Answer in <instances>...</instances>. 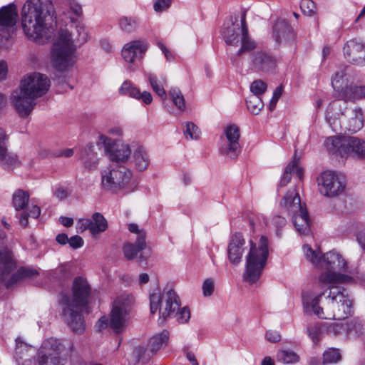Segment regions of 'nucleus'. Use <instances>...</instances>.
Listing matches in <instances>:
<instances>
[{"label": "nucleus", "mask_w": 365, "mask_h": 365, "mask_svg": "<svg viewBox=\"0 0 365 365\" xmlns=\"http://www.w3.org/2000/svg\"><path fill=\"white\" fill-rule=\"evenodd\" d=\"M173 316L176 317V319L179 323L183 324L188 322L190 317V314L188 309L183 307L182 309H179V310L176 311Z\"/></svg>", "instance_id": "603ef678"}, {"label": "nucleus", "mask_w": 365, "mask_h": 365, "mask_svg": "<svg viewBox=\"0 0 365 365\" xmlns=\"http://www.w3.org/2000/svg\"><path fill=\"white\" fill-rule=\"evenodd\" d=\"M107 133L112 136L120 137L123 135V130L121 127L115 125L110 128Z\"/></svg>", "instance_id": "69168bd1"}, {"label": "nucleus", "mask_w": 365, "mask_h": 365, "mask_svg": "<svg viewBox=\"0 0 365 365\" xmlns=\"http://www.w3.org/2000/svg\"><path fill=\"white\" fill-rule=\"evenodd\" d=\"M169 332L163 330L160 334L153 336L148 344V348L152 354H156L160 349L167 345Z\"/></svg>", "instance_id": "2f4dec72"}, {"label": "nucleus", "mask_w": 365, "mask_h": 365, "mask_svg": "<svg viewBox=\"0 0 365 365\" xmlns=\"http://www.w3.org/2000/svg\"><path fill=\"white\" fill-rule=\"evenodd\" d=\"M272 37L276 44H289L295 38V34L292 28L284 20H278L273 26Z\"/></svg>", "instance_id": "b1692460"}, {"label": "nucleus", "mask_w": 365, "mask_h": 365, "mask_svg": "<svg viewBox=\"0 0 365 365\" xmlns=\"http://www.w3.org/2000/svg\"><path fill=\"white\" fill-rule=\"evenodd\" d=\"M277 360L284 364L296 363L299 361V356L291 350H281L278 351Z\"/></svg>", "instance_id": "79ce46f5"}, {"label": "nucleus", "mask_w": 365, "mask_h": 365, "mask_svg": "<svg viewBox=\"0 0 365 365\" xmlns=\"http://www.w3.org/2000/svg\"><path fill=\"white\" fill-rule=\"evenodd\" d=\"M151 88L156 94L162 98H166V92L164 86L166 84V78L163 76L158 77L153 73L145 74Z\"/></svg>", "instance_id": "473e14b6"}, {"label": "nucleus", "mask_w": 365, "mask_h": 365, "mask_svg": "<svg viewBox=\"0 0 365 365\" xmlns=\"http://www.w3.org/2000/svg\"><path fill=\"white\" fill-rule=\"evenodd\" d=\"M252 63L257 70L268 72L274 68L276 61L269 54L263 51H257L253 55Z\"/></svg>", "instance_id": "bb28decb"}, {"label": "nucleus", "mask_w": 365, "mask_h": 365, "mask_svg": "<svg viewBox=\"0 0 365 365\" xmlns=\"http://www.w3.org/2000/svg\"><path fill=\"white\" fill-rule=\"evenodd\" d=\"M157 45L159 47V48L162 51V52L164 53L167 61H170L173 59V53L168 48H167L165 45L162 41H158Z\"/></svg>", "instance_id": "052dcab7"}, {"label": "nucleus", "mask_w": 365, "mask_h": 365, "mask_svg": "<svg viewBox=\"0 0 365 365\" xmlns=\"http://www.w3.org/2000/svg\"><path fill=\"white\" fill-rule=\"evenodd\" d=\"M245 240L240 233H235L231 236L228 244V259L232 264H237L241 262L245 252Z\"/></svg>", "instance_id": "a878e982"}, {"label": "nucleus", "mask_w": 365, "mask_h": 365, "mask_svg": "<svg viewBox=\"0 0 365 365\" xmlns=\"http://www.w3.org/2000/svg\"><path fill=\"white\" fill-rule=\"evenodd\" d=\"M268 255L267 239L264 236L260 237L257 245L250 241V249L243 273L245 282L250 284L258 282L266 266Z\"/></svg>", "instance_id": "6e6552de"}, {"label": "nucleus", "mask_w": 365, "mask_h": 365, "mask_svg": "<svg viewBox=\"0 0 365 365\" xmlns=\"http://www.w3.org/2000/svg\"><path fill=\"white\" fill-rule=\"evenodd\" d=\"M302 303L306 312H312L319 318L343 320L352 312L353 299L344 287L328 286L317 294H302Z\"/></svg>", "instance_id": "7ed1b4c3"}, {"label": "nucleus", "mask_w": 365, "mask_h": 365, "mask_svg": "<svg viewBox=\"0 0 365 365\" xmlns=\"http://www.w3.org/2000/svg\"><path fill=\"white\" fill-rule=\"evenodd\" d=\"M169 94L172 101L175 105V106L180 110H184L185 108V103L181 91L177 88H172L169 91Z\"/></svg>", "instance_id": "a18cd8bd"}, {"label": "nucleus", "mask_w": 365, "mask_h": 365, "mask_svg": "<svg viewBox=\"0 0 365 365\" xmlns=\"http://www.w3.org/2000/svg\"><path fill=\"white\" fill-rule=\"evenodd\" d=\"M18 11L14 4L0 8V48H10L14 41L16 31Z\"/></svg>", "instance_id": "4468645a"}, {"label": "nucleus", "mask_w": 365, "mask_h": 365, "mask_svg": "<svg viewBox=\"0 0 365 365\" xmlns=\"http://www.w3.org/2000/svg\"><path fill=\"white\" fill-rule=\"evenodd\" d=\"M180 306V299L174 290L170 289L162 294L153 293L150 295V313L154 314L159 311V324L173 316L179 310Z\"/></svg>", "instance_id": "f8f14e48"}, {"label": "nucleus", "mask_w": 365, "mask_h": 365, "mask_svg": "<svg viewBox=\"0 0 365 365\" xmlns=\"http://www.w3.org/2000/svg\"><path fill=\"white\" fill-rule=\"evenodd\" d=\"M134 98L141 100L145 104H150L153 101L150 93L147 91L140 92L139 96H135Z\"/></svg>", "instance_id": "680f3d73"}, {"label": "nucleus", "mask_w": 365, "mask_h": 365, "mask_svg": "<svg viewBox=\"0 0 365 365\" xmlns=\"http://www.w3.org/2000/svg\"><path fill=\"white\" fill-rule=\"evenodd\" d=\"M128 230L137 235L134 244L127 242L123 246L124 255L127 259L130 260L134 259L140 251L145 248L146 234L143 230L140 229L138 225L135 223L128 225Z\"/></svg>", "instance_id": "4be33fe9"}, {"label": "nucleus", "mask_w": 365, "mask_h": 365, "mask_svg": "<svg viewBox=\"0 0 365 365\" xmlns=\"http://www.w3.org/2000/svg\"><path fill=\"white\" fill-rule=\"evenodd\" d=\"M324 145L329 153L341 158H365V141L356 137H329Z\"/></svg>", "instance_id": "9b49d317"}, {"label": "nucleus", "mask_w": 365, "mask_h": 365, "mask_svg": "<svg viewBox=\"0 0 365 365\" xmlns=\"http://www.w3.org/2000/svg\"><path fill=\"white\" fill-rule=\"evenodd\" d=\"M306 259L316 267L326 271L319 276V284L334 286L342 283L365 282V273L359 268L350 269L343 256L334 251L322 255L321 251L314 250L309 245L303 246Z\"/></svg>", "instance_id": "f03ea898"}, {"label": "nucleus", "mask_w": 365, "mask_h": 365, "mask_svg": "<svg viewBox=\"0 0 365 365\" xmlns=\"http://www.w3.org/2000/svg\"><path fill=\"white\" fill-rule=\"evenodd\" d=\"M133 158L135 168L140 172L146 170L150 162V155L143 146H138L135 150Z\"/></svg>", "instance_id": "c85d7f7f"}, {"label": "nucleus", "mask_w": 365, "mask_h": 365, "mask_svg": "<svg viewBox=\"0 0 365 365\" xmlns=\"http://www.w3.org/2000/svg\"><path fill=\"white\" fill-rule=\"evenodd\" d=\"M265 337L272 343L277 342L281 339V336L277 331L271 330L266 332Z\"/></svg>", "instance_id": "bf43d9fd"}, {"label": "nucleus", "mask_w": 365, "mask_h": 365, "mask_svg": "<svg viewBox=\"0 0 365 365\" xmlns=\"http://www.w3.org/2000/svg\"><path fill=\"white\" fill-rule=\"evenodd\" d=\"M88 230L91 233V221L90 219H80L77 222V230L83 232Z\"/></svg>", "instance_id": "4d7b16f0"}, {"label": "nucleus", "mask_w": 365, "mask_h": 365, "mask_svg": "<svg viewBox=\"0 0 365 365\" xmlns=\"http://www.w3.org/2000/svg\"><path fill=\"white\" fill-rule=\"evenodd\" d=\"M344 56L348 61L358 66L365 65V46L356 40L348 41L344 46Z\"/></svg>", "instance_id": "5701e85b"}, {"label": "nucleus", "mask_w": 365, "mask_h": 365, "mask_svg": "<svg viewBox=\"0 0 365 365\" xmlns=\"http://www.w3.org/2000/svg\"><path fill=\"white\" fill-rule=\"evenodd\" d=\"M49 78L44 74L33 73L21 81L18 88L10 95V102L21 118H27L36 106V99L49 90Z\"/></svg>", "instance_id": "39448f33"}, {"label": "nucleus", "mask_w": 365, "mask_h": 365, "mask_svg": "<svg viewBox=\"0 0 365 365\" xmlns=\"http://www.w3.org/2000/svg\"><path fill=\"white\" fill-rule=\"evenodd\" d=\"M281 206L293 215V224L300 235L309 232V219L307 211L301 203L299 194L295 190H289L283 197Z\"/></svg>", "instance_id": "ddd939ff"}, {"label": "nucleus", "mask_w": 365, "mask_h": 365, "mask_svg": "<svg viewBox=\"0 0 365 365\" xmlns=\"http://www.w3.org/2000/svg\"><path fill=\"white\" fill-rule=\"evenodd\" d=\"M300 8L302 12L307 16H312L316 11V6L312 0H302Z\"/></svg>", "instance_id": "8fccbe9b"}, {"label": "nucleus", "mask_w": 365, "mask_h": 365, "mask_svg": "<svg viewBox=\"0 0 365 365\" xmlns=\"http://www.w3.org/2000/svg\"><path fill=\"white\" fill-rule=\"evenodd\" d=\"M246 103L247 109L254 115H258L264 106L260 96L257 95H250Z\"/></svg>", "instance_id": "ea45409f"}, {"label": "nucleus", "mask_w": 365, "mask_h": 365, "mask_svg": "<svg viewBox=\"0 0 365 365\" xmlns=\"http://www.w3.org/2000/svg\"><path fill=\"white\" fill-rule=\"evenodd\" d=\"M70 247L74 250L81 248L83 246L84 242L81 237L78 235L72 236L68 242Z\"/></svg>", "instance_id": "6e6d98bb"}, {"label": "nucleus", "mask_w": 365, "mask_h": 365, "mask_svg": "<svg viewBox=\"0 0 365 365\" xmlns=\"http://www.w3.org/2000/svg\"><path fill=\"white\" fill-rule=\"evenodd\" d=\"M319 192L326 197H333L341 194L346 187L344 176L332 171L323 172L318 178Z\"/></svg>", "instance_id": "a211bd4d"}, {"label": "nucleus", "mask_w": 365, "mask_h": 365, "mask_svg": "<svg viewBox=\"0 0 365 365\" xmlns=\"http://www.w3.org/2000/svg\"><path fill=\"white\" fill-rule=\"evenodd\" d=\"M341 360V354L339 349L329 348L323 354V364H336Z\"/></svg>", "instance_id": "a19ab883"}, {"label": "nucleus", "mask_w": 365, "mask_h": 365, "mask_svg": "<svg viewBox=\"0 0 365 365\" xmlns=\"http://www.w3.org/2000/svg\"><path fill=\"white\" fill-rule=\"evenodd\" d=\"M6 233L0 230V284L9 288L21 279L31 277L37 274L33 268L21 267L12 274L11 272L16 269V262L12 253L6 249H1L5 244Z\"/></svg>", "instance_id": "1a4fd4ad"}, {"label": "nucleus", "mask_w": 365, "mask_h": 365, "mask_svg": "<svg viewBox=\"0 0 365 365\" xmlns=\"http://www.w3.org/2000/svg\"><path fill=\"white\" fill-rule=\"evenodd\" d=\"M132 175V171L125 166L112 165L101 172V184L113 192L125 190L129 193L137 189L136 183L131 181Z\"/></svg>", "instance_id": "9d476101"}, {"label": "nucleus", "mask_w": 365, "mask_h": 365, "mask_svg": "<svg viewBox=\"0 0 365 365\" xmlns=\"http://www.w3.org/2000/svg\"><path fill=\"white\" fill-rule=\"evenodd\" d=\"M344 78V71H341L339 72H336L331 78L332 86L336 91H338V93L341 91H338V89L340 87L339 84L341 83H343Z\"/></svg>", "instance_id": "5fc2aeb1"}, {"label": "nucleus", "mask_w": 365, "mask_h": 365, "mask_svg": "<svg viewBox=\"0 0 365 365\" xmlns=\"http://www.w3.org/2000/svg\"><path fill=\"white\" fill-rule=\"evenodd\" d=\"M133 355L136 359V361L142 363H145L150 357L149 354H147V351L142 346H138L133 351Z\"/></svg>", "instance_id": "3c124183"}, {"label": "nucleus", "mask_w": 365, "mask_h": 365, "mask_svg": "<svg viewBox=\"0 0 365 365\" xmlns=\"http://www.w3.org/2000/svg\"><path fill=\"white\" fill-rule=\"evenodd\" d=\"M68 191L66 189L61 187L56 188L54 192V195L60 200L66 199L68 196Z\"/></svg>", "instance_id": "e2e57ef3"}, {"label": "nucleus", "mask_w": 365, "mask_h": 365, "mask_svg": "<svg viewBox=\"0 0 365 365\" xmlns=\"http://www.w3.org/2000/svg\"><path fill=\"white\" fill-rule=\"evenodd\" d=\"M72 292V296L61 294L59 303L62 317L73 332L81 333L85 329L82 309L87 304L91 287L86 279L79 277L73 280Z\"/></svg>", "instance_id": "423d86ee"}, {"label": "nucleus", "mask_w": 365, "mask_h": 365, "mask_svg": "<svg viewBox=\"0 0 365 365\" xmlns=\"http://www.w3.org/2000/svg\"><path fill=\"white\" fill-rule=\"evenodd\" d=\"M80 158L85 167L89 170L95 169L98 163L97 153L94 151L93 145H88L82 149Z\"/></svg>", "instance_id": "c756f323"}, {"label": "nucleus", "mask_w": 365, "mask_h": 365, "mask_svg": "<svg viewBox=\"0 0 365 365\" xmlns=\"http://www.w3.org/2000/svg\"><path fill=\"white\" fill-rule=\"evenodd\" d=\"M68 7L67 20L61 26L52 40L50 61L53 68L65 72L76 61L78 46L88 41L86 28L80 18L83 15L81 5L76 0H60Z\"/></svg>", "instance_id": "f257e3e1"}, {"label": "nucleus", "mask_w": 365, "mask_h": 365, "mask_svg": "<svg viewBox=\"0 0 365 365\" xmlns=\"http://www.w3.org/2000/svg\"><path fill=\"white\" fill-rule=\"evenodd\" d=\"M244 29H247L245 13L242 14L240 20L235 16L225 21L221 29V36L227 45L237 47L240 45Z\"/></svg>", "instance_id": "aec40b11"}, {"label": "nucleus", "mask_w": 365, "mask_h": 365, "mask_svg": "<svg viewBox=\"0 0 365 365\" xmlns=\"http://www.w3.org/2000/svg\"><path fill=\"white\" fill-rule=\"evenodd\" d=\"M307 333L314 343H317L322 337L323 326L320 323L311 324L307 327Z\"/></svg>", "instance_id": "c03bdc74"}, {"label": "nucleus", "mask_w": 365, "mask_h": 365, "mask_svg": "<svg viewBox=\"0 0 365 365\" xmlns=\"http://www.w3.org/2000/svg\"><path fill=\"white\" fill-rule=\"evenodd\" d=\"M65 349L61 340L53 337L45 339L36 352L38 365H64L62 355Z\"/></svg>", "instance_id": "2eb2a0df"}, {"label": "nucleus", "mask_w": 365, "mask_h": 365, "mask_svg": "<svg viewBox=\"0 0 365 365\" xmlns=\"http://www.w3.org/2000/svg\"><path fill=\"white\" fill-rule=\"evenodd\" d=\"M41 214V209L37 205H32L28 207V212L24 211L21 214L20 223L22 226H27L28 217L37 218Z\"/></svg>", "instance_id": "37998d69"}, {"label": "nucleus", "mask_w": 365, "mask_h": 365, "mask_svg": "<svg viewBox=\"0 0 365 365\" xmlns=\"http://www.w3.org/2000/svg\"><path fill=\"white\" fill-rule=\"evenodd\" d=\"M0 165L4 169L11 170L20 166L21 161L16 154L7 152L6 146H0Z\"/></svg>", "instance_id": "7c9ffc66"}, {"label": "nucleus", "mask_w": 365, "mask_h": 365, "mask_svg": "<svg viewBox=\"0 0 365 365\" xmlns=\"http://www.w3.org/2000/svg\"><path fill=\"white\" fill-rule=\"evenodd\" d=\"M243 35L240 40V48L237 51V55L240 56L245 52H249L256 47V43L251 38L248 34V29H244Z\"/></svg>", "instance_id": "58836bf2"}, {"label": "nucleus", "mask_w": 365, "mask_h": 365, "mask_svg": "<svg viewBox=\"0 0 365 365\" xmlns=\"http://www.w3.org/2000/svg\"><path fill=\"white\" fill-rule=\"evenodd\" d=\"M20 16L23 33L29 40L42 43L48 39L49 23L56 18L51 0H26Z\"/></svg>", "instance_id": "20e7f679"}, {"label": "nucleus", "mask_w": 365, "mask_h": 365, "mask_svg": "<svg viewBox=\"0 0 365 365\" xmlns=\"http://www.w3.org/2000/svg\"><path fill=\"white\" fill-rule=\"evenodd\" d=\"M282 91L283 88L282 86L277 87L276 89L274 90L272 98L271 99L269 103L270 110H273L277 102L278 101V100L279 99L282 94Z\"/></svg>", "instance_id": "13d9d810"}, {"label": "nucleus", "mask_w": 365, "mask_h": 365, "mask_svg": "<svg viewBox=\"0 0 365 365\" xmlns=\"http://www.w3.org/2000/svg\"><path fill=\"white\" fill-rule=\"evenodd\" d=\"M8 73V66L6 61H0V82L5 80Z\"/></svg>", "instance_id": "0e129e2a"}, {"label": "nucleus", "mask_w": 365, "mask_h": 365, "mask_svg": "<svg viewBox=\"0 0 365 365\" xmlns=\"http://www.w3.org/2000/svg\"><path fill=\"white\" fill-rule=\"evenodd\" d=\"M267 89V84L262 80H257L253 81L250 85L251 95H257L260 96L265 92Z\"/></svg>", "instance_id": "09e8293b"}, {"label": "nucleus", "mask_w": 365, "mask_h": 365, "mask_svg": "<svg viewBox=\"0 0 365 365\" xmlns=\"http://www.w3.org/2000/svg\"><path fill=\"white\" fill-rule=\"evenodd\" d=\"M34 349V346L26 343L21 337L19 336L15 340V348L13 356L16 362L27 356Z\"/></svg>", "instance_id": "72a5a7b5"}, {"label": "nucleus", "mask_w": 365, "mask_h": 365, "mask_svg": "<svg viewBox=\"0 0 365 365\" xmlns=\"http://www.w3.org/2000/svg\"><path fill=\"white\" fill-rule=\"evenodd\" d=\"M90 220L91 221V234L93 236L106 231L108 228L107 220L100 212L93 213Z\"/></svg>", "instance_id": "e433bc0d"}, {"label": "nucleus", "mask_w": 365, "mask_h": 365, "mask_svg": "<svg viewBox=\"0 0 365 365\" xmlns=\"http://www.w3.org/2000/svg\"><path fill=\"white\" fill-rule=\"evenodd\" d=\"M240 131L236 125H228L221 136L220 153L230 159H235L241 152Z\"/></svg>", "instance_id": "f3484780"}, {"label": "nucleus", "mask_w": 365, "mask_h": 365, "mask_svg": "<svg viewBox=\"0 0 365 365\" xmlns=\"http://www.w3.org/2000/svg\"><path fill=\"white\" fill-rule=\"evenodd\" d=\"M272 222L276 227H282L286 225L287 221L284 217L280 215H275L272 218Z\"/></svg>", "instance_id": "338daca9"}, {"label": "nucleus", "mask_w": 365, "mask_h": 365, "mask_svg": "<svg viewBox=\"0 0 365 365\" xmlns=\"http://www.w3.org/2000/svg\"><path fill=\"white\" fill-rule=\"evenodd\" d=\"M133 303L129 295H121L113 302L109 326L115 333L122 332L127 326Z\"/></svg>", "instance_id": "dca6fc26"}, {"label": "nucleus", "mask_w": 365, "mask_h": 365, "mask_svg": "<svg viewBox=\"0 0 365 365\" xmlns=\"http://www.w3.org/2000/svg\"><path fill=\"white\" fill-rule=\"evenodd\" d=\"M29 200V194L23 190H18L13 194L12 203L16 210H24Z\"/></svg>", "instance_id": "4c0bfd02"}, {"label": "nucleus", "mask_w": 365, "mask_h": 365, "mask_svg": "<svg viewBox=\"0 0 365 365\" xmlns=\"http://www.w3.org/2000/svg\"><path fill=\"white\" fill-rule=\"evenodd\" d=\"M73 150L71 148L63 149L58 153H55V157H65L68 158L73 155Z\"/></svg>", "instance_id": "774afa93"}, {"label": "nucleus", "mask_w": 365, "mask_h": 365, "mask_svg": "<svg viewBox=\"0 0 365 365\" xmlns=\"http://www.w3.org/2000/svg\"><path fill=\"white\" fill-rule=\"evenodd\" d=\"M363 330L362 324L356 319L345 322L331 323L327 327L329 334L338 336L341 334H360Z\"/></svg>", "instance_id": "393cba45"}, {"label": "nucleus", "mask_w": 365, "mask_h": 365, "mask_svg": "<svg viewBox=\"0 0 365 365\" xmlns=\"http://www.w3.org/2000/svg\"><path fill=\"white\" fill-rule=\"evenodd\" d=\"M98 146L103 148L106 155L112 161L125 162L129 158L131 150L128 144L119 145L118 140L101 134L97 141Z\"/></svg>", "instance_id": "6ab92c4d"}, {"label": "nucleus", "mask_w": 365, "mask_h": 365, "mask_svg": "<svg viewBox=\"0 0 365 365\" xmlns=\"http://www.w3.org/2000/svg\"><path fill=\"white\" fill-rule=\"evenodd\" d=\"M172 4V0H157L153 4V9L156 12H162L168 10Z\"/></svg>", "instance_id": "864d4df0"}, {"label": "nucleus", "mask_w": 365, "mask_h": 365, "mask_svg": "<svg viewBox=\"0 0 365 365\" xmlns=\"http://www.w3.org/2000/svg\"><path fill=\"white\" fill-rule=\"evenodd\" d=\"M292 173H296L299 179L302 178L303 170L297 166V161L296 160H294L287 165L279 187H284L289 182Z\"/></svg>", "instance_id": "f704fd0d"}, {"label": "nucleus", "mask_w": 365, "mask_h": 365, "mask_svg": "<svg viewBox=\"0 0 365 365\" xmlns=\"http://www.w3.org/2000/svg\"><path fill=\"white\" fill-rule=\"evenodd\" d=\"M119 93L135 98V96H139L140 90L135 87L130 81H125L119 88Z\"/></svg>", "instance_id": "de8ad7c7"}, {"label": "nucleus", "mask_w": 365, "mask_h": 365, "mask_svg": "<svg viewBox=\"0 0 365 365\" xmlns=\"http://www.w3.org/2000/svg\"><path fill=\"white\" fill-rule=\"evenodd\" d=\"M338 97L346 103L365 98V86H349L341 90Z\"/></svg>", "instance_id": "cd10ccee"}, {"label": "nucleus", "mask_w": 365, "mask_h": 365, "mask_svg": "<svg viewBox=\"0 0 365 365\" xmlns=\"http://www.w3.org/2000/svg\"><path fill=\"white\" fill-rule=\"evenodd\" d=\"M326 119L334 132L355 133L364 126L362 109L356 108L348 110L346 103L341 100L331 102L326 111Z\"/></svg>", "instance_id": "0eeeda50"}, {"label": "nucleus", "mask_w": 365, "mask_h": 365, "mask_svg": "<svg viewBox=\"0 0 365 365\" xmlns=\"http://www.w3.org/2000/svg\"><path fill=\"white\" fill-rule=\"evenodd\" d=\"M183 133L187 140H197L201 134L198 127L193 123H186Z\"/></svg>", "instance_id": "49530a36"}, {"label": "nucleus", "mask_w": 365, "mask_h": 365, "mask_svg": "<svg viewBox=\"0 0 365 365\" xmlns=\"http://www.w3.org/2000/svg\"><path fill=\"white\" fill-rule=\"evenodd\" d=\"M118 26L123 32L131 34L138 29L139 19L134 16H121L118 19Z\"/></svg>", "instance_id": "c9c22d12"}, {"label": "nucleus", "mask_w": 365, "mask_h": 365, "mask_svg": "<svg viewBox=\"0 0 365 365\" xmlns=\"http://www.w3.org/2000/svg\"><path fill=\"white\" fill-rule=\"evenodd\" d=\"M148 43L143 40H133L126 43L121 51L123 58L130 64L128 69L135 71L136 62L140 61L148 50Z\"/></svg>", "instance_id": "412c9836"}]
</instances>
